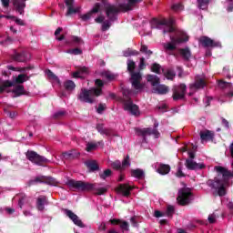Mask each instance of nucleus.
<instances>
[{
  "instance_id": "obj_1",
  "label": "nucleus",
  "mask_w": 233,
  "mask_h": 233,
  "mask_svg": "<svg viewBox=\"0 0 233 233\" xmlns=\"http://www.w3.org/2000/svg\"><path fill=\"white\" fill-rule=\"evenodd\" d=\"M152 28H154V24L157 25L156 28H159V25H162L163 26H166L164 28V34L170 33V39L171 42L164 43L163 47L167 54H169V56H174V50L177 48V46L181 45L182 43H187L188 41V35H187V33L177 30L174 28V23L176 21L174 18H169L168 20L164 19L161 22L154 19L152 20Z\"/></svg>"
},
{
  "instance_id": "obj_2",
  "label": "nucleus",
  "mask_w": 233,
  "mask_h": 233,
  "mask_svg": "<svg viewBox=\"0 0 233 233\" xmlns=\"http://www.w3.org/2000/svg\"><path fill=\"white\" fill-rule=\"evenodd\" d=\"M96 87H93L89 90L86 88H82L78 94V99L81 103H89L92 104L96 101V97H99L103 94V86L105 83L103 80L96 79L95 82Z\"/></svg>"
},
{
  "instance_id": "obj_3",
  "label": "nucleus",
  "mask_w": 233,
  "mask_h": 233,
  "mask_svg": "<svg viewBox=\"0 0 233 233\" xmlns=\"http://www.w3.org/2000/svg\"><path fill=\"white\" fill-rule=\"evenodd\" d=\"M143 0H128L127 4H121L119 7L110 5L105 4L106 14L108 17L109 21H116V16L117 15V12L122 10L123 12H128V10H132L137 3H141Z\"/></svg>"
},
{
  "instance_id": "obj_4",
  "label": "nucleus",
  "mask_w": 233,
  "mask_h": 233,
  "mask_svg": "<svg viewBox=\"0 0 233 233\" xmlns=\"http://www.w3.org/2000/svg\"><path fill=\"white\" fill-rule=\"evenodd\" d=\"M136 68V62H134L132 59H127V70L131 74L130 82L132 85V87L137 92H141L143 88H145V84L141 83V73L137 72L135 73L134 70Z\"/></svg>"
},
{
  "instance_id": "obj_5",
  "label": "nucleus",
  "mask_w": 233,
  "mask_h": 233,
  "mask_svg": "<svg viewBox=\"0 0 233 233\" xmlns=\"http://www.w3.org/2000/svg\"><path fill=\"white\" fill-rule=\"evenodd\" d=\"M123 94H124V110L126 112H128L132 116H139L141 112L139 111V106L137 105L132 103V100L128 97L134 95V92H132L128 88H124L123 89Z\"/></svg>"
},
{
  "instance_id": "obj_6",
  "label": "nucleus",
  "mask_w": 233,
  "mask_h": 233,
  "mask_svg": "<svg viewBox=\"0 0 233 233\" xmlns=\"http://www.w3.org/2000/svg\"><path fill=\"white\" fill-rule=\"evenodd\" d=\"M67 185L70 187V188H76V190H79L80 192H88L90 190H94V184L81 180H69Z\"/></svg>"
},
{
  "instance_id": "obj_7",
  "label": "nucleus",
  "mask_w": 233,
  "mask_h": 233,
  "mask_svg": "<svg viewBox=\"0 0 233 233\" xmlns=\"http://www.w3.org/2000/svg\"><path fill=\"white\" fill-rule=\"evenodd\" d=\"M147 81L148 83H151L152 86H156L154 90L157 94L165 95L168 93V86L159 85V77H157V76L148 75Z\"/></svg>"
},
{
  "instance_id": "obj_8",
  "label": "nucleus",
  "mask_w": 233,
  "mask_h": 233,
  "mask_svg": "<svg viewBox=\"0 0 233 233\" xmlns=\"http://www.w3.org/2000/svg\"><path fill=\"white\" fill-rule=\"evenodd\" d=\"M190 199H192V191L190 188L183 187L178 190L177 201L179 205H188V203H190Z\"/></svg>"
},
{
  "instance_id": "obj_9",
  "label": "nucleus",
  "mask_w": 233,
  "mask_h": 233,
  "mask_svg": "<svg viewBox=\"0 0 233 233\" xmlns=\"http://www.w3.org/2000/svg\"><path fill=\"white\" fill-rule=\"evenodd\" d=\"M26 157L31 161V163H34L35 165H38L40 167H43L46 163H50V160H48L46 157L34 152V151H27Z\"/></svg>"
},
{
  "instance_id": "obj_10",
  "label": "nucleus",
  "mask_w": 233,
  "mask_h": 233,
  "mask_svg": "<svg viewBox=\"0 0 233 233\" xmlns=\"http://www.w3.org/2000/svg\"><path fill=\"white\" fill-rule=\"evenodd\" d=\"M186 92H187V86H185V84H181L180 86H176L173 90L174 101L183 99V97H185Z\"/></svg>"
},
{
  "instance_id": "obj_11",
  "label": "nucleus",
  "mask_w": 233,
  "mask_h": 233,
  "mask_svg": "<svg viewBox=\"0 0 233 233\" xmlns=\"http://www.w3.org/2000/svg\"><path fill=\"white\" fill-rule=\"evenodd\" d=\"M155 128H143V129H138L137 132L140 136H154L157 139L159 137V131H157V127H159L158 123H155L154 125Z\"/></svg>"
},
{
  "instance_id": "obj_12",
  "label": "nucleus",
  "mask_w": 233,
  "mask_h": 233,
  "mask_svg": "<svg viewBox=\"0 0 233 233\" xmlns=\"http://www.w3.org/2000/svg\"><path fill=\"white\" fill-rule=\"evenodd\" d=\"M111 167L115 170H123L124 168L130 167V157L128 156L126 157L122 164H121V161L119 160H116L115 162H112Z\"/></svg>"
},
{
  "instance_id": "obj_13",
  "label": "nucleus",
  "mask_w": 233,
  "mask_h": 233,
  "mask_svg": "<svg viewBox=\"0 0 233 233\" xmlns=\"http://www.w3.org/2000/svg\"><path fill=\"white\" fill-rule=\"evenodd\" d=\"M201 45H203L206 48H216L221 46V43L216 42L208 36H202L199 39Z\"/></svg>"
},
{
  "instance_id": "obj_14",
  "label": "nucleus",
  "mask_w": 233,
  "mask_h": 233,
  "mask_svg": "<svg viewBox=\"0 0 233 233\" xmlns=\"http://www.w3.org/2000/svg\"><path fill=\"white\" fill-rule=\"evenodd\" d=\"M64 213L66 214V216H67V218H69V219H71L73 221V223H75L77 227H80L81 228H83V227H85L83 225V222L81 221V219H79V217H77V215H76L74 212H72V210L70 209H64Z\"/></svg>"
},
{
  "instance_id": "obj_15",
  "label": "nucleus",
  "mask_w": 233,
  "mask_h": 233,
  "mask_svg": "<svg viewBox=\"0 0 233 233\" xmlns=\"http://www.w3.org/2000/svg\"><path fill=\"white\" fill-rule=\"evenodd\" d=\"M186 167L188 170H201L205 168V164L203 163H197L192 159L186 160Z\"/></svg>"
},
{
  "instance_id": "obj_16",
  "label": "nucleus",
  "mask_w": 233,
  "mask_h": 233,
  "mask_svg": "<svg viewBox=\"0 0 233 233\" xmlns=\"http://www.w3.org/2000/svg\"><path fill=\"white\" fill-rule=\"evenodd\" d=\"M13 5L16 12L23 15L25 14V8L26 6V0H14Z\"/></svg>"
},
{
  "instance_id": "obj_17",
  "label": "nucleus",
  "mask_w": 233,
  "mask_h": 233,
  "mask_svg": "<svg viewBox=\"0 0 233 233\" xmlns=\"http://www.w3.org/2000/svg\"><path fill=\"white\" fill-rule=\"evenodd\" d=\"M13 59L15 61H18L19 63H25V61H28L30 59V54L25 51L21 53H15Z\"/></svg>"
},
{
  "instance_id": "obj_18",
  "label": "nucleus",
  "mask_w": 233,
  "mask_h": 233,
  "mask_svg": "<svg viewBox=\"0 0 233 233\" xmlns=\"http://www.w3.org/2000/svg\"><path fill=\"white\" fill-rule=\"evenodd\" d=\"M207 83L204 78L201 76H197L195 83L190 86V90H199L201 88H205Z\"/></svg>"
},
{
  "instance_id": "obj_19",
  "label": "nucleus",
  "mask_w": 233,
  "mask_h": 233,
  "mask_svg": "<svg viewBox=\"0 0 233 233\" xmlns=\"http://www.w3.org/2000/svg\"><path fill=\"white\" fill-rule=\"evenodd\" d=\"M97 12H101V5L100 4H96L89 13L82 15H81L82 21H88V19H90V17H92V14H97Z\"/></svg>"
},
{
  "instance_id": "obj_20",
  "label": "nucleus",
  "mask_w": 233,
  "mask_h": 233,
  "mask_svg": "<svg viewBox=\"0 0 233 233\" xmlns=\"http://www.w3.org/2000/svg\"><path fill=\"white\" fill-rule=\"evenodd\" d=\"M12 92L15 94L14 97H19L20 96H26V91L25 90V86L20 84H15L13 86Z\"/></svg>"
},
{
  "instance_id": "obj_21",
  "label": "nucleus",
  "mask_w": 233,
  "mask_h": 233,
  "mask_svg": "<svg viewBox=\"0 0 233 233\" xmlns=\"http://www.w3.org/2000/svg\"><path fill=\"white\" fill-rule=\"evenodd\" d=\"M30 77L26 76L25 74H20L17 76L13 77L12 86L15 85H23V83H25V81H28Z\"/></svg>"
},
{
  "instance_id": "obj_22",
  "label": "nucleus",
  "mask_w": 233,
  "mask_h": 233,
  "mask_svg": "<svg viewBox=\"0 0 233 233\" xmlns=\"http://www.w3.org/2000/svg\"><path fill=\"white\" fill-rule=\"evenodd\" d=\"M200 139L202 143L212 141L214 139V132L210 130L200 131Z\"/></svg>"
},
{
  "instance_id": "obj_23",
  "label": "nucleus",
  "mask_w": 233,
  "mask_h": 233,
  "mask_svg": "<svg viewBox=\"0 0 233 233\" xmlns=\"http://www.w3.org/2000/svg\"><path fill=\"white\" fill-rule=\"evenodd\" d=\"M66 5L67 6L66 15H72V14H77L79 12V7H74V0H66Z\"/></svg>"
},
{
  "instance_id": "obj_24",
  "label": "nucleus",
  "mask_w": 233,
  "mask_h": 233,
  "mask_svg": "<svg viewBox=\"0 0 233 233\" xmlns=\"http://www.w3.org/2000/svg\"><path fill=\"white\" fill-rule=\"evenodd\" d=\"M111 225H120V228L123 232H128V222L117 220L116 218L110 220Z\"/></svg>"
},
{
  "instance_id": "obj_25",
  "label": "nucleus",
  "mask_w": 233,
  "mask_h": 233,
  "mask_svg": "<svg viewBox=\"0 0 233 233\" xmlns=\"http://www.w3.org/2000/svg\"><path fill=\"white\" fill-rule=\"evenodd\" d=\"M130 190H132V187L128 185L123 184L118 187V192H120V194L126 197L130 196Z\"/></svg>"
},
{
  "instance_id": "obj_26",
  "label": "nucleus",
  "mask_w": 233,
  "mask_h": 233,
  "mask_svg": "<svg viewBox=\"0 0 233 233\" xmlns=\"http://www.w3.org/2000/svg\"><path fill=\"white\" fill-rule=\"evenodd\" d=\"M12 83L10 81H0V93L1 92H12L10 88H12Z\"/></svg>"
},
{
  "instance_id": "obj_27",
  "label": "nucleus",
  "mask_w": 233,
  "mask_h": 233,
  "mask_svg": "<svg viewBox=\"0 0 233 233\" xmlns=\"http://www.w3.org/2000/svg\"><path fill=\"white\" fill-rule=\"evenodd\" d=\"M181 57H183V59H185V61H188V59H190V57H192V53L190 52V49H188V47H186L184 49H179L178 50Z\"/></svg>"
},
{
  "instance_id": "obj_28",
  "label": "nucleus",
  "mask_w": 233,
  "mask_h": 233,
  "mask_svg": "<svg viewBox=\"0 0 233 233\" xmlns=\"http://www.w3.org/2000/svg\"><path fill=\"white\" fill-rule=\"evenodd\" d=\"M157 172H158V174H161V176H166V174H168V172H170V166L160 164L159 167L157 169Z\"/></svg>"
},
{
  "instance_id": "obj_29",
  "label": "nucleus",
  "mask_w": 233,
  "mask_h": 233,
  "mask_svg": "<svg viewBox=\"0 0 233 233\" xmlns=\"http://www.w3.org/2000/svg\"><path fill=\"white\" fill-rule=\"evenodd\" d=\"M46 74L48 79H50V81H53V83H57L58 85L61 83L59 81V77H57V76H56V74H54L51 70L47 69L46 71Z\"/></svg>"
},
{
  "instance_id": "obj_30",
  "label": "nucleus",
  "mask_w": 233,
  "mask_h": 233,
  "mask_svg": "<svg viewBox=\"0 0 233 233\" xmlns=\"http://www.w3.org/2000/svg\"><path fill=\"white\" fill-rule=\"evenodd\" d=\"M96 130L102 136H112V130L103 127V125L96 126Z\"/></svg>"
},
{
  "instance_id": "obj_31",
  "label": "nucleus",
  "mask_w": 233,
  "mask_h": 233,
  "mask_svg": "<svg viewBox=\"0 0 233 233\" xmlns=\"http://www.w3.org/2000/svg\"><path fill=\"white\" fill-rule=\"evenodd\" d=\"M3 17H5V19H13V21H15V23H16V25H19L20 26L25 25V22L15 16L0 15V19H3Z\"/></svg>"
},
{
  "instance_id": "obj_32",
  "label": "nucleus",
  "mask_w": 233,
  "mask_h": 233,
  "mask_svg": "<svg viewBox=\"0 0 233 233\" xmlns=\"http://www.w3.org/2000/svg\"><path fill=\"white\" fill-rule=\"evenodd\" d=\"M131 175L133 177H137V179H143V177H145L143 169H134L131 171Z\"/></svg>"
},
{
  "instance_id": "obj_33",
  "label": "nucleus",
  "mask_w": 233,
  "mask_h": 233,
  "mask_svg": "<svg viewBox=\"0 0 233 233\" xmlns=\"http://www.w3.org/2000/svg\"><path fill=\"white\" fill-rule=\"evenodd\" d=\"M86 165L90 172H94L95 170H97L99 167H97V163L96 160H89L86 162Z\"/></svg>"
},
{
  "instance_id": "obj_34",
  "label": "nucleus",
  "mask_w": 233,
  "mask_h": 233,
  "mask_svg": "<svg viewBox=\"0 0 233 233\" xmlns=\"http://www.w3.org/2000/svg\"><path fill=\"white\" fill-rule=\"evenodd\" d=\"M46 203V197H39L36 202V207L38 210H45Z\"/></svg>"
},
{
  "instance_id": "obj_35",
  "label": "nucleus",
  "mask_w": 233,
  "mask_h": 233,
  "mask_svg": "<svg viewBox=\"0 0 233 233\" xmlns=\"http://www.w3.org/2000/svg\"><path fill=\"white\" fill-rule=\"evenodd\" d=\"M88 73V68L86 66L80 67L78 71L73 73V77H83L82 74H87Z\"/></svg>"
},
{
  "instance_id": "obj_36",
  "label": "nucleus",
  "mask_w": 233,
  "mask_h": 233,
  "mask_svg": "<svg viewBox=\"0 0 233 233\" xmlns=\"http://www.w3.org/2000/svg\"><path fill=\"white\" fill-rule=\"evenodd\" d=\"M93 190H96V194L97 196H103V194H105L106 192V190H108V187H96V185H94V188Z\"/></svg>"
},
{
  "instance_id": "obj_37",
  "label": "nucleus",
  "mask_w": 233,
  "mask_h": 233,
  "mask_svg": "<svg viewBox=\"0 0 233 233\" xmlns=\"http://www.w3.org/2000/svg\"><path fill=\"white\" fill-rule=\"evenodd\" d=\"M164 76L166 78H167L169 81H172L174 77H176V72L172 69H167L165 73Z\"/></svg>"
},
{
  "instance_id": "obj_38",
  "label": "nucleus",
  "mask_w": 233,
  "mask_h": 233,
  "mask_svg": "<svg viewBox=\"0 0 233 233\" xmlns=\"http://www.w3.org/2000/svg\"><path fill=\"white\" fill-rule=\"evenodd\" d=\"M208 3H210V0H198V8L200 10H207Z\"/></svg>"
},
{
  "instance_id": "obj_39",
  "label": "nucleus",
  "mask_w": 233,
  "mask_h": 233,
  "mask_svg": "<svg viewBox=\"0 0 233 233\" xmlns=\"http://www.w3.org/2000/svg\"><path fill=\"white\" fill-rule=\"evenodd\" d=\"M64 86L66 90H74V88H76V84L74 81L67 80L65 82Z\"/></svg>"
},
{
  "instance_id": "obj_40",
  "label": "nucleus",
  "mask_w": 233,
  "mask_h": 233,
  "mask_svg": "<svg viewBox=\"0 0 233 233\" xmlns=\"http://www.w3.org/2000/svg\"><path fill=\"white\" fill-rule=\"evenodd\" d=\"M151 70L152 72H155V74H161V72H163V67H161L159 64H153Z\"/></svg>"
},
{
  "instance_id": "obj_41",
  "label": "nucleus",
  "mask_w": 233,
  "mask_h": 233,
  "mask_svg": "<svg viewBox=\"0 0 233 233\" xmlns=\"http://www.w3.org/2000/svg\"><path fill=\"white\" fill-rule=\"evenodd\" d=\"M97 148V144L94 142H89L86 145V152H92L93 150H96Z\"/></svg>"
},
{
  "instance_id": "obj_42",
  "label": "nucleus",
  "mask_w": 233,
  "mask_h": 233,
  "mask_svg": "<svg viewBox=\"0 0 233 233\" xmlns=\"http://www.w3.org/2000/svg\"><path fill=\"white\" fill-rule=\"evenodd\" d=\"M66 54H71V56H81V54H83V51L79 48L68 49L66 51Z\"/></svg>"
},
{
  "instance_id": "obj_43",
  "label": "nucleus",
  "mask_w": 233,
  "mask_h": 233,
  "mask_svg": "<svg viewBox=\"0 0 233 233\" xmlns=\"http://www.w3.org/2000/svg\"><path fill=\"white\" fill-rule=\"evenodd\" d=\"M102 76L106 79H109V81H112V79H116V75L112 74L109 71L103 72Z\"/></svg>"
},
{
  "instance_id": "obj_44",
  "label": "nucleus",
  "mask_w": 233,
  "mask_h": 233,
  "mask_svg": "<svg viewBox=\"0 0 233 233\" xmlns=\"http://www.w3.org/2000/svg\"><path fill=\"white\" fill-rule=\"evenodd\" d=\"M112 176V170L106 169L102 174H100L101 179H106V177H110Z\"/></svg>"
},
{
  "instance_id": "obj_45",
  "label": "nucleus",
  "mask_w": 233,
  "mask_h": 233,
  "mask_svg": "<svg viewBox=\"0 0 233 233\" xmlns=\"http://www.w3.org/2000/svg\"><path fill=\"white\" fill-rule=\"evenodd\" d=\"M218 86H220V88H232V84L227 83V82H224V81H220L218 83Z\"/></svg>"
},
{
  "instance_id": "obj_46",
  "label": "nucleus",
  "mask_w": 233,
  "mask_h": 233,
  "mask_svg": "<svg viewBox=\"0 0 233 233\" xmlns=\"http://www.w3.org/2000/svg\"><path fill=\"white\" fill-rule=\"evenodd\" d=\"M226 6H227L228 12H233V1L232 0H227Z\"/></svg>"
},
{
  "instance_id": "obj_47",
  "label": "nucleus",
  "mask_w": 233,
  "mask_h": 233,
  "mask_svg": "<svg viewBox=\"0 0 233 233\" xmlns=\"http://www.w3.org/2000/svg\"><path fill=\"white\" fill-rule=\"evenodd\" d=\"M136 54H137V52L127 49L124 51V57H130V56H136Z\"/></svg>"
},
{
  "instance_id": "obj_48",
  "label": "nucleus",
  "mask_w": 233,
  "mask_h": 233,
  "mask_svg": "<svg viewBox=\"0 0 233 233\" xmlns=\"http://www.w3.org/2000/svg\"><path fill=\"white\" fill-rule=\"evenodd\" d=\"M141 52L146 54V56H152V51L148 50V47L147 46H142L140 48Z\"/></svg>"
},
{
  "instance_id": "obj_49",
  "label": "nucleus",
  "mask_w": 233,
  "mask_h": 233,
  "mask_svg": "<svg viewBox=\"0 0 233 233\" xmlns=\"http://www.w3.org/2000/svg\"><path fill=\"white\" fill-rule=\"evenodd\" d=\"M172 10H175V12H181V10H183V5L181 4H174L172 5Z\"/></svg>"
},
{
  "instance_id": "obj_50",
  "label": "nucleus",
  "mask_w": 233,
  "mask_h": 233,
  "mask_svg": "<svg viewBox=\"0 0 233 233\" xmlns=\"http://www.w3.org/2000/svg\"><path fill=\"white\" fill-rule=\"evenodd\" d=\"M46 183H47V185L54 186V185H57V180L56 178L52 177H49L46 179Z\"/></svg>"
},
{
  "instance_id": "obj_51",
  "label": "nucleus",
  "mask_w": 233,
  "mask_h": 233,
  "mask_svg": "<svg viewBox=\"0 0 233 233\" xmlns=\"http://www.w3.org/2000/svg\"><path fill=\"white\" fill-rule=\"evenodd\" d=\"M106 108V105L105 104H100L96 109V112L98 114H103V112H105V109Z\"/></svg>"
},
{
  "instance_id": "obj_52",
  "label": "nucleus",
  "mask_w": 233,
  "mask_h": 233,
  "mask_svg": "<svg viewBox=\"0 0 233 233\" xmlns=\"http://www.w3.org/2000/svg\"><path fill=\"white\" fill-rule=\"evenodd\" d=\"M72 41L76 43V45H83V40L79 36H73Z\"/></svg>"
},
{
  "instance_id": "obj_53",
  "label": "nucleus",
  "mask_w": 233,
  "mask_h": 233,
  "mask_svg": "<svg viewBox=\"0 0 233 233\" xmlns=\"http://www.w3.org/2000/svg\"><path fill=\"white\" fill-rule=\"evenodd\" d=\"M174 206H167V211H166V214L167 216H172V214H174Z\"/></svg>"
},
{
  "instance_id": "obj_54",
  "label": "nucleus",
  "mask_w": 233,
  "mask_h": 233,
  "mask_svg": "<svg viewBox=\"0 0 233 233\" xmlns=\"http://www.w3.org/2000/svg\"><path fill=\"white\" fill-rule=\"evenodd\" d=\"M109 28H110V22L109 21L103 22L102 24L103 32H106V30H108Z\"/></svg>"
},
{
  "instance_id": "obj_55",
  "label": "nucleus",
  "mask_w": 233,
  "mask_h": 233,
  "mask_svg": "<svg viewBox=\"0 0 233 233\" xmlns=\"http://www.w3.org/2000/svg\"><path fill=\"white\" fill-rule=\"evenodd\" d=\"M27 201L28 198H26L25 196L22 197V199H20L18 202L20 208H23V205H25V203H26Z\"/></svg>"
},
{
  "instance_id": "obj_56",
  "label": "nucleus",
  "mask_w": 233,
  "mask_h": 233,
  "mask_svg": "<svg viewBox=\"0 0 233 233\" xmlns=\"http://www.w3.org/2000/svg\"><path fill=\"white\" fill-rule=\"evenodd\" d=\"M217 216L216 214H211L208 216V219L209 221V223H216V219H217Z\"/></svg>"
},
{
  "instance_id": "obj_57",
  "label": "nucleus",
  "mask_w": 233,
  "mask_h": 233,
  "mask_svg": "<svg viewBox=\"0 0 233 233\" xmlns=\"http://www.w3.org/2000/svg\"><path fill=\"white\" fill-rule=\"evenodd\" d=\"M155 218H163V216H165V213L159 211V210H156L154 213Z\"/></svg>"
},
{
  "instance_id": "obj_58",
  "label": "nucleus",
  "mask_w": 233,
  "mask_h": 233,
  "mask_svg": "<svg viewBox=\"0 0 233 233\" xmlns=\"http://www.w3.org/2000/svg\"><path fill=\"white\" fill-rule=\"evenodd\" d=\"M185 175L183 174V169L181 167H178V170L177 172V177H183Z\"/></svg>"
},
{
  "instance_id": "obj_59",
  "label": "nucleus",
  "mask_w": 233,
  "mask_h": 233,
  "mask_svg": "<svg viewBox=\"0 0 233 233\" xmlns=\"http://www.w3.org/2000/svg\"><path fill=\"white\" fill-rule=\"evenodd\" d=\"M1 3L5 8H8L10 5V0H1Z\"/></svg>"
},
{
  "instance_id": "obj_60",
  "label": "nucleus",
  "mask_w": 233,
  "mask_h": 233,
  "mask_svg": "<svg viewBox=\"0 0 233 233\" xmlns=\"http://www.w3.org/2000/svg\"><path fill=\"white\" fill-rule=\"evenodd\" d=\"M70 157H72V154L71 153H63L62 154V158L63 159H70Z\"/></svg>"
},
{
  "instance_id": "obj_61",
  "label": "nucleus",
  "mask_w": 233,
  "mask_h": 233,
  "mask_svg": "<svg viewBox=\"0 0 233 233\" xmlns=\"http://www.w3.org/2000/svg\"><path fill=\"white\" fill-rule=\"evenodd\" d=\"M96 23H103L105 21V16L100 15L95 19Z\"/></svg>"
},
{
  "instance_id": "obj_62",
  "label": "nucleus",
  "mask_w": 233,
  "mask_h": 233,
  "mask_svg": "<svg viewBox=\"0 0 233 233\" xmlns=\"http://www.w3.org/2000/svg\"><path fill=\"white\" fill-rule=\"evenodd\" d=\"M140 70H143L145 68V58H140V64H139Z\"/></svg>"
},
{
  "instance_id": "obj_63",
  "label": "nucleus",
  "mask_w": 233,
  "mask_h": 233,
  "mask_svg": "<svg viewBox=\"0 0 233 233\" xmlns=\"http://www.w3.org/2000/svg\"><path fill=\"white\" fill-rule=\"evenodd\" d=\"M61 116H65V112L58 111L55 114V117H61Z\"/></svg>"
},
{
  "instance_id": "obj_64",
  "label": "nucleus",
  "mask_w": 233,
  "mask_h": 233,
  "mask_svg": "<svg viewBox=\"0 0 233 233\" xmlns=\"http://www.w3.org/2000/svg\"><path fill=\"white\" fill-rule=\"evenodd\" d=\"M222 125H224V127H226V128H228V127H229L228 120L225 118L222 119Z\"/></svg>"
}]
</instances>
